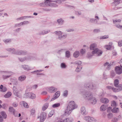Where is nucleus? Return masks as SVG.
Instances as JSON below:
<instances>
[{
  "label": "nucleus",
  "mask_w": 122,
  "mask_h": 122,
  "mask_svg": "<svg viewBox=\"0 0 122 122\" xmlns=\"http://www.w3.org/2000/svg\"><path fill=\"white\" fill-rule=\"evenodd\" d=\"M77 107V105L76 104L74 101H70L68 105L66 108L65 111V115H70L72 111L76 108Z\"/></svg>",
  "instance_id": "nucleus-1"
},
{
  "label": "nucleus",
  "mask_w": 122,
  "mask_h": 122,
  "mask_svg": "<svg viewBox=\"0 0 122 122\" xmlns=\"http://www.w3.org/2000/svg\"><path fill=\"white\" fill-rule=\"evenodd\" d=\"M97 46L96 44H92L90 46V49L91 50H93L92 52L93 54H96V56H100L102 54V51L96 48Z\"/></svg>",
  "instance_id": "nucleus-2"
},
{
  "label": "nucleus",
  "mask_w": 122,
  "mask_h": 122,
  "mask_svg": "<svg viewBox=\"0 0 122 122\" xmlns=\"http://www.w3.org/2000/svg\"><path fill=\"white\" fill-rule=\"evenodd\" d=\"M55 0H46L45 1V3L46 6H51L56 7L57 6V5L55 2Z\"/></svg>",
  "instance_id": "nucleus-3"
},
{
  "label": "nucleus",
  "mask_w": 122,
  "mask_h": 122,
  "mask_svg": "<svg viewBox=\"0 0 122 122\" xmlns=\"http://www.w3.org/2000/svg\"><path fill=\"white\" fill-rule=\"evenodd\" d=\"M83 97L86 99L90 100L93 97V95L91 93L87 92L84 94Z\"/></svg>",
  "instance_id": "nucleus-4"
},
{
  "label": "nucleus",
  "mask_w": 122,
  "mask_h": 122,
  "mask_svg": "<svg viewBox=\"0 0 122 122\" xmlns=\"http://www.w3.org/2000/svg\"><path fill=\"white\" fill-rule=\"evenodd\" d=\"M46 114L45 112L41 113L40 116H38V118L40 119V122H43L46 119Z\"/></svg>",
  "instance_id": "nucleus-5"
},
{
  "label": "nucleus",
  "mask_w": 122,
  "mask_h": 122,
  "mask_svg": "<svg viewBox=\"0 0 122 122\" xmlns=\"http://www.w3.org/2000/svg\"><path fill=\"white\" fill-rule=\"evenodd\" d=\"M6 50L12 54L17 55V50H16L14 48H7L6 49Z\"/></svg>",
  "instance_id": "nucleus-6"
},
{
  "label": "nucleus",
  "mask_w": 122,
  "mask_h": 122,
  "mask_svg": "<svg viewBox=\"0 0 122 122\" xmlns=\"http://www.w3.org/2000/svg\"><path fill=\"white\" fill-rule=\"evenodd\" d=\"M31 57L30 56H28L23 58L19 57L18 58L20 61L22 62L25 61H29L31 59Z\"/></svg>",
  "instance_id": "nucleus-7"
},
{
  "label": "nucleus",
  "mask_w": 122,
  "mask_h": 122,
  "mask_svg": "<svg viewBox=\"0 0 122 122\" xmlns=\"http://www.w3.org/2000/svg\"><path fill=\"white\" fill-rule=\"evenodd\" d=\"M115 71L116 74L120 75L122 73V66H117L115 67Z\"/></svg>",
  "instance_id": "nucleus-8"
},
{
  "label": "nucleus",
  "mask_w": 122,
  "mask_h": 122,
  "mask_svg": "<svg viewBox=\"0 0 122 122\" xmlns=\"http://www.w3.org/2000/svg\"><path fill=\"white\" fill-rule=\"evenodd\" d=\"M13 91L14 93L16 96L19 97H20L21 96L20 95L19 92L17 90V88L16 87L14 86L13 87Z\"/></svg>",
  "instance_id": "nucleus-9"
},
{
  "label": "nucleus",
  "mask_w": 122,
  "mask_h": 122,
  "mask_svg": "<svg viewBox=\"0 0 122 122\" xmlns=\"http://www.w3.org/2000/svg\"><path fill=\"white\" fill-rule=\"evenodd\" d=\"M17 55H25L27 54V52L26 51L17 50Z\"/></svg>",
  "instance_id": "nucleus-10"
},
{
  "label": "nucleus",
  "mask_w": 122,
  "mask_h": 122,
  "mask_svg": "<svg viewBox=\"0 0 122 122\" xmlns=\"http://www.w3.org/2000/svg\"><path fill=\"white\" fill-rule=\"evenodd\" d=\"M60 92L59 91L55 93V95L53 96L52 98L51 99V101H52L57 98H58L60 96Z\"/></svg>",
  "instance_id": "nucleus-11"
},
{
  "label": "nucleus",
  "mask_w": 122,
  "mask_h": 122,
  "mask_svg": "<svg viewBox=\"0 0 122 122\" xmlns=\"http://www.w3.org/2000/svg\"><path fill=\"white\" fill-rule=\"evenodd\" d=\"M4 72L8 75H3L2 77L4 79H6L9 78L12 74V72L5 71Z\"/></svg>",
  "instance_id": "nucleus-12"
},
{
  "label": "nucleus",
  "mask_w": 122,
  "mask_h": 122,
  "mask_svg": "<svg viewBox=\"0 0 122 122\" xmlns=\"http://www.w3.org/2000/svg\"><path fill=\"white\" fill-rule=\"evenodd\" d=\"M89 84L88 83L87 84H85L84 85L85 87L86 88H90V89H92V90H93L94 89H95L96 88V85H95L92 84V87H91V85H89Z\"/></svg>",
  "instance_id": "nucleus-13"
},
{
  "label": "nucleus",
  "mask_w": 122,
  "mask_h": 122,
  "mask_svg": "<svg viewBox=\"0 0 122 122\" xmlns=\"http://www.w3.org/2000/svg\"><path fill=\"white\" fill-rule=\"evenodd\" d=\"M57 90V88L52 86L48 88V91L50 93H53L56 92Z\"/></svg>",
  "instance_id": "nucleus-14"
},
{
  "label": "nucleus",
  "mask_w": 122,
  "mask_h": 122,
  "mask_svg": "<svg viewBox=\"0 0 122 122\" xmlns=\"http://www.w3.org/2000/svg\"><path fill=\"white\" fill-rule=\"evenodd\" d=\"M26 78V76L25 75H22L18 77V80L20 81H25Z\"/></svg>",
  "instance_id": "nucleus-15"
},
{
  "label": "nucleus",
  "mask_w": 122,
  "mask_h": 122,
  "mask_svg": "<svg viewBox=\"0 0 122 122\" xmlns=\"http://www.w3.org/2000/svg\"><path fill=\"white\" fill-rule=\"evenodd\" d=\"M100 101L103 103H107L109 102V100L107 98H102L101 99Z\"/></svg>",
  "instance_id": "nucleus-16"
},
{
  "label": "nucleus",
  "mask_w": 122,
  "mask_h": 122,
  "mask_svg": "<svg viewBox=\"0 0 122 122\" xmlns=\"http://www.w3.org/2000/svg\"><path fill=\"white\" fill-rule=\"evenodd\" d=\"M21 66L22 68L25 70L29 71L30 70V68L28 65H21Z\"/></svg>",
  "instance_id": "nucleus-17"
},
{
  "label": "nucleus",
  "mask_w": 122,
  "mask_h": 122,
  "mask_svg": "<svg viewBox=\"0 0 122 122\" xmlns=\"http://www.w3.org/2000/svg\"><path fill=\"white\" fill-rule=\"evenodd\" d=\"M112 42L109 43V44L105 45L104 47L106 49L108 50H110L112 46Z\"/></svg>",
  "instance_id": "nucleus-18"
},
{
  "label": "nucleus",
  "mask_w": 122,
  "mask_h": 122,
  "mask_svg": "<svg viewBox=\"0 0 122 122\" xmlns=\"http://www.w3.org/2000/svg\"><path fill=\"white\" fill-rule=\"evenodd\" d=\"M117 87L115 88L116 92L122 90V84H119L118 85Z\"/></svg>",
  "instance_id": "nucleus-19"
},
{
  "label": "nucleus",
  "mask_w": 122,
  "mask_h": 122,
  "mask_svg": "<svg viewBox=\"0 0 122 122\" xmlns=\"http://www.w3.org/2000/svg\"><path fill=\"white\" fill-rule=\"evenodd\" d=\"M57 22L59 25H61L63 24L64 21L61 18L57 20Z\"/></svg>",
  "instance_id": "nucleus-20"
},
{
  "label": "nucleus",
  "mask_w": 122,
  "mask_h": 122,
  "mask_svg": "<svg viewBox=\"0 0 122 122\" xmlns=\"http://www.w3.org/2000/svg\"><path fill=\"white\" fill-rule=\"evenodd\" d=\"M108 106L107 105H103L101 106L100 107V110L102 111H105L107 107Z\"/></svg>",
  "instance_id": "nucleus-21"
},
{
  "label": "nucleus",
  "mask_w": 122,
  "mask_h": 122,
  "mask_svg": "<svg viewBox=\"0 0 122 122\" xmlns=\"http://www.w3.org/2000/svg\"><path fill=\"white\" fill-rule=\"evenodd\" d=\"M97 100L94 97H92L90 100V102L92 104H95L96 103Z\"/></svg>",
  "instance_id": "nucleus-22"
},
{
  "label": "nucleus",
  "mask_w": 122,
  "mask_h": 122,
  "mask_svg": "<svg viewBox=\"0 0 122 122\" xmlns=\"http://www.w3.org/2000/svg\"><path fill=\"white\" fill-rule=\"evenodd\" d=\"M0 89H1L0 91L3 92H5L7 90V88L6 87L3 86L2 85H1L0 86Z\"/></svg>",
  "instance_id": "nucleus-23"
},
{
  "label": "nucleus",
  "mask_w": 122,
  "mask_h": 122,
  "mask_svg": "<svg viewBox=\"0 0 122 122\" xmlns=\"http://www.w3.org/2000/svg\"><path fill=\"white\" fill-rule=\"evenodd\" d=\"M50 30H48L46 31L43 30L41 31V32L39 33V34L40 35H43L48 33L50 32Z\"/></svg>",
  "instance_id": "nucleus-24"
},
{
  "label": "nucleus",
  "mask_w": 122,
  "mask_h": 122,
  "mask_svg": "<svg viewBox=\"0 0 122 122\" xmlns=\"http://www.w3.org/2000/svg\"><path fill=\"white\" fill-rule=\"evenodd\" d=\"M20 104L21 105H23L26 108H28L29 106L24 101H22L20 102Z\"/></svg>",
  "instance_id": "nucleus-25"
},
{
  "label": "nucleus",
  "mask_w": 122,
  "mask_h": 122,
  "mask_svg": "<svg viewBox=\"0 0 122 122\" xmlns=\"http://www.w3.org/2000/svg\"><path fill=\"white\" fill-rule=\"evenodd\" d=\"M112 112L117 113L119 112V109L118 108L114 107L112 109Z\"/></svg>",
  "instance_id": "nucleus-26"
},
{
  "label": "nucleus",
  "mask_w": 122,
  "mask_h": 122,
  "mask_svg": "<svg viewBox=\"0 0 122 122\" xmlns=\"http://www.w3.org/2000/svg\"><path fill=\"white\" fill-rule=\"evenodd\" d=\"M106 88L108 89H111L112 91L114 92H116L115 88L110 86H106Z\"/></svg>",
  "instance_id": "nucleus-27"
},
{
  "label": "nucleus",
  "mask_w": 122,
  "mask_h": 122,
  "mask_svg": "<svg viewBox=\"0 0 122 122\" xmlns=\"http://www.w3.org/2000/svg\"><path fill=\"white\" fill-rule=\"evenodd\" d=\"M67 36V34H66L63 35H61V36H60L59 37H58V39L60 40H62L63 39L66 38Z\"/></svg>",
  "instance_id": "nucleus-28"
},
{
  "label": "nucleus",
  "mask_w": 122,
  "mask_h": 122,
  "mask_svg": "<svg viewBox=\"0 0 122 122\" xmlns=\"http://www.w3.org/2000/svg\"><path fill=\"white\" fill-rule=\"evenodd\" d=\"M79 55V52L78 51H75L73 54V56L75 58L77 57Z\"/></svg>",
  "instance_id": "nucleus-29"
},
{
  "label": "nucleus",
  "mask_w": 122,
  "mask_h": 122,
  "mask_svg": "<svg viewBox=\"0 0 122 122\" xmlns=\"http://www.w3.org/2000/svg\"><path fill=\"white\" fill-rule=\"evenodd\" d=\"M122 2V0H115L113 3L115 5H118L120 3Z\"/></svg>",
  "instance_id": "nucleus-30"
},
{
  "label": "nucleus",
  "mask_w": 122,
  "mask_h": 122,
  "mask_svg": "<svg viewBox=\"0 0 122 122\" xmlns=\"http://www.w3.org/2000/svg\"><path fill=\"white\" fill-rule=\"evenodd\" d=\"M26 93L24 94V97L25 98H30V92L27 93V92L26 90L25 91Z\"/></svg>",
  "instance_id": "nucleus-31"
},
{
  "label": "nucleus",
  "mask_w": 122,
  "mask_h": 122,
  "mask_svg": "<svg viewBox=\"0 0 122 122\" xmlns=\"http://www.w3.org/2000/svg\"><path fill=\"white\" fill-rule=\"evenodd\" d=\"M119 84V81L117 79H115L114 81V86L116 87Z\"/></svg>",
  "instance_id": "nucleus-32"
},
{
  "label": "nucleus",
  "mask_w": 122,
  "mask_h": 122,
  "mask_svg": "<svg viewBox=\"0 0 122 122\" xmlns=\"http://www.w3.org/2000/svg\"><path fill=\"white\" fill-rule=\"evenodd\" d=\"M81 113L83 115H84L86 113V110L85 107H83L81 108Z\"/></svg>",
  "instance_id": "nucleus-33"
},
{
  "label": "nucleus",
  "mask_w": 122,
  "mask_h": 122,
  "mask_svg": "<svg viewBox=\"0 0 122 122\" xmlns=\"http://www.w3.org/2000/svg\"><path fill=\"white\" fill-rule=\"evenodd\" d=\"M11 95V93L10 92H8L4 95V97L6 98H8Z\"/></svg>",
  "instance_id": "nucleus-34"
},
{
  "label": "nucleus",
  "mask_w": 122,
  "mask_h": 122,
  "mask_svg": "<svg viewBox=\"0 0 122 122\" xmlns=\"http://www.w3.org/2000/svg\"><path fill=\"white\" fill-rule=\"evenodd\" d=\"M29 23V22L27 21H24L22 22H21L19 24H17L18 25H25L28 24Z\"/></svg>",
  "instance_id": "nucleus-35"
},
{
  "label": "nucleus",
  "mask_w": 122,
  "mask_h": 122,
  "mask_svg": "<svg viewBox=\"0 0 122 122\" xmlns=\"http://www.w3.org/2000/svg\"><path fill=\"white\" fill-rule=\"evenodd\" d=\"M30 115L34 116L36 112V111L34 109L32 108L30 110Z\"/></svg>",
  "instance_id": "nucleus-36"
},
{
  "label": "nucleus",
  "mask_w": 122,
  "mask_h": 122,
  "mask_svg": "<svg viewBox=\"0 0 122 122\" xmlns=\"http://www.w3.org/2000/svg\"><path fill=\"white\" fill-rule=\"evenodd\" d=\"M54 33L56 35H58L59 37L60 36H61L62 34V32L61 31H58L55 32Z\"/></svg>",
  "instance_id": "nucleus-37"
},
{
  "label": "nucleus",
  "mask_w": 122,
  "mask_h": 122,
  "mask_svg": "<svg viewBox=\"0 0 122 122\" xmlns=\"http://www.w3.org/2000/svg\"><path fill=\"white\" fill-rule=\"evenodd\" d=\"M48 104H44L42 107V110L43 111H45V110L48 108Z\"/></svg>",
  "instance_id": "nucleus-38"
},
{
  "label": "nucleus",
  "mask_w": 122,
  "mask_h": 122,
  "mask_svg": "<svg viewBox=\"0 0 122 122\" xmlns=\"http://www.w3.org/2000/svg\"><path fill=\"white\" fill-rule=\"evenodd\" d=\"M30 98L32 99H34L36 97L35 95L33 93L30 92Z\"/></svg>",
  "instance_id": "nucleus-39"
},
{
  "label": "nucleus",
  "mask_w": 122,
  "mask_h": 122,
  "mask_svg": "<svg viewBox=\"0 0 122 122\" xmlns=\"http://www.w3.org/2000/svg\"><path fill=\"white\" fill-rule=\"evenodd\" d=\"M96 21V19H91L89 21L90 22L92 23H95L97 24H100L97 23V21L96 23H95L94 22Z\"/></svg>",
  "instance_id": "nucleus-40"
},
{
  "label": "nucleus",
  "mask_w": 122,
  "mask_h": 122,
  "mask_svg": "<svg viewBox=\"0 0 122 122\" xmlns=\"http://www.w3.org/2000/svg\"><path fill=\"white\" fill-rule=\"evenodd\" d=\"M1 115L4 118H6L7 117V115L5 112H4L2 111L1 112Z\"/></svg>",
  "instance_id": "nucleus-41"
},
{
  "label": "nucleus",
  "mask_w": 122,
  "mask_h": 122,
  "mask_svg": "<svg viewBox=\"0 0 122 122\" xmlns=\"http://www.w3.org/2000/svg\"><path fill=\"white\" fill-rule=\"evenodd\" d=\"M111 106L113 107H116V103L114 101H113L111 102Z\"/></svg>",
  "instance_id": "nucleus-42"
},
{
  "label": "nucleus",
  "mask_w": 122,
  "mask_h": 122,
  "mask_svg": "<svg viewBox=\"0 0 122 122\" xmlns=\"http://www.w3.org/2000/svg\"><path fill=\"white\" fill-rule=\"evenodd\" d=\"M66 56L67 58H69L70 56V52L68 51H67L65 53Z\"/></svg>",
  "instance_id": "nucleus-43"
},
{
  "label": "nucleus",
  "mask_w": 122,
  "mask_h": 122,
  "mask_svg": "<svg viewBox=\"0 0 122 122\" xmlns=\"http://www.w3.org/2000/svg\"><path fill=\"white\" fill-rule=\"evenodd\" d=\"M61 66L62 68L65 69L66 67V66L65 63H62L61 64Z\"/></svg>",
  "instance_id": "nucleus-44"
},
{
  "label": "nucleus",
  "mask_w": 122,
  "mask_h": 122,
  "mask_svg": "<svg viewBox=\"0 0 122 122\" xmlns=\"http://www.w3.org/2000/svg\"><path fill=\"white\" fill-rule=\"evenodd\" d=\"M9 111L10 112L14 113L15 110L13 107H10L9 108Z\"/></svg>",
  "instance_id": "nucleus-45"
},
{
  "label": "nucleus",
  "mask_w": 122,
  "mask_h": 122,
  "mask_svg": "<svg viewBox=\"0 0 122 122\" xmlns=\"http://www.w3.org/2000/svg\"><path fill=\"white\" fill-rule=\"evenodd\" d=\"M60 103H55L52 105V107L53 108H56L60 106Z\"/></svg>",
  "instance_id": "nucleus-46"
},
{
  "label": "nucleus",
  "mask_w": 122,
  "mask_h": 122,
  "mask_svg": "<svg viewBox=\"0 0 122 122\" xmlns=\"http://www.w3.org/2000/svg\"><path fill=\"white\" fill-rule=\"evenodd\" d=\"M3 41L6 43L10 42L11 40L10 39H6L3 40Z\"/></svg>",
  "instance_id": "nucleus-47"
},
{
  "label": "nucleus",
  "mask_w": 122,
  "mask_h": 122,
  "mask_svg": "<svg viewBox=\"0 0 122 122\" xmlns=\"http://www.w3.org/2000/svg\"><path fill=\"white\" fill-rule=\"evenodd\" d=\"M82 67L80 66H78L76 69V71L77 72L80 71Z\"/></svg>",
  "instance_id": "nucleus-48"
},
{
  "label": "nucleus",
  "mask_w": 122,
  "mask_h": 122,
  "mask_svg": "<svg viewBox=\"0 0 122 122\" xmlns=\"http://www.w3.org/2000/svg\"><path fill=\"white\" fill-rule=\"evenodd\" d=\"M68 91L67 90L65 91L63 93V96L65 97H66L68 95Z\"/></svg>",
  "instance_id": "nucleus-49"
},
{
  "label": "nucleus",
  "mask_w": 122,
  "mask_h": 122,
  "mask_svg": "<svg viewBox=\"0 0 122 122\" xmlns=\"http://www.w3.org/2000/svg\"><path fill=\"white\" fill-rule=\"evenodd\" d=\"M108 38V35H105L101 36L100 38V39H107Z\"/></svg>",
  "instance_id": "nucleus-50"
},
{
  "label": "nucleus",
  "mask_w": 122,
  "mask_h": 122,
  "mask_svg": "<svg viewBox=\"0 0 122 122\" xmlns=\"http://www.w3.org/2000/svg\"><path fill=\"white\" fill-rule=\"evenodd\" d=\"M107 117L109 118H111L113 117L112 113H110L107 114Z\"/></svg>",
  "instance_id": "nucleus-51"
},
{
  "label": "nucleus",
  "mask_w": 122,
  "mask_h": 122,
  "mask_svg": "<svg viewBox=\"0 0 122 122\" xmlns=\"http://www.w3.org/2000/svg\"><path fill=\"white\" fill-rule=\"evenodd\" d=\"M90 117H84V119L87 121L90 122Z\"/></svg>",
  "instance_id": "nucleus-52"
},
{
  "label": "nucleus",
  "mask_w": 122,
  "mask_h": 122,
  "mask_svg": "<svg viewBox=\"0 0 122 122\" xmlns=\"http://www.w3.org/2000/svg\"><path fill=\"white\" fill-rule=\"evenodd\" d=\"M54 111H51L49 113L48 116L49 117H51L53 114Z\"/></svg>",
  "instance_id": "nucleus-53"
},
{
  "label": "nucleus",
  "mask_w": 122,
  "mask_h": 122,
  "mask_svg": "<svg viewBox=\"0 0 122 122\" xmlns=\"http://www.w3.org/2000/svg\"><path fill=\"white\" fill-rule=\"evenodd\" d=\"M121 21L120 19H116L115 20H113V22L114 23H116V22H120Z\"/></svg>",
  "instance_id": "nucleus-54"
},
{
  "label": "nucleus",
  "mask_w": 122,
  "mask_h": 122,
  "mask_svg": "<svg viewBox=\"0 0 122 122\" xmlns=\"http://www.w3.org/2000/svg\"><path fill=\"white\" fill-rule=\"evenodd\" d=\"M86 52V50L85 49H82L81 50L80 52L81 54H84Z\"/></svg>",
  "instance_id": "nucleus-55"
},
{
  "label": "nucleus",
  "mask_w": 122,
  "mask_h": 122,
  "mask_svg": "<svg viewBox=\"0 0 122 122\" xmlns=\"http://www.w3.org/2000/svg\"><path fill=\"white\" fill-rule=\"evenodd\" d=\"M90 122H95L96 121L94 118L93 117H90Z\"/></svg>",
  "instance_id": "nucleus-56"
},
{
  "label": "nucleus",
  "mask_w": 122,
  "mask_h": 122,
  "mask_svg": "<svg viewBox=\"0 0 122 122\" xmlns=\"http://www.w3.org/2000/svg\"><path fill=\"white\" fill-rule=\"evenodd\" d=\"M111 76L112 77H114L115 75V72L113 71H112L111 72Z\"/></svg>",
  "instance_id": "nucleus-57"
},
{
  "label": "nucleus",
  "mask_w": 122,
  "mask_h": 122,
  "mask_svg": "<svg viewBox=\"0 0 122 122\" xmlns=\"http://www.w3.org/2000/svg\"><path fill=\"white\" fill-rule=\"evenodd\" d=\"M26 18H27V17L26 16H22V17H20L18 18L17 19V20H22Z\"/></svg>",
  "instance_id": "nucleus-58"
},
{
  "label": "nucleus",
  "mask_w": 122,
  "mask_h": 122,
  "mask_svg": "<svg viewBox=\"0 0 122 122\" xmlns=\"http://www.w3.org/2000/svg\"><path fill=\"white\" fill-rule=\"evenodd\" d=\"M68 119L67 121L68 122H72L73 120V119L72 117H70L69 118H67Z\"/></svg>",
  "instance_id": "nucleus-59"
},
{
  "label": "nucleus",
  "mask_w": 122,
  "mask_h": 122,
  "mask_svg": "<svg viewBox=\"0 0 122 122\" xmlns=\"http://www.w3.org/2000/svg\"><path fill=\"white\" fill-rule=\"evenodd\" d=\"M119 46H122V40L119 41L118 42Z\"/></svg>",
  "instance_id": "nucleus-60"
},
{
  "label": "nucleus",
  "mask_w": 122,
  "mask_h": 122,
  "mask_svg": "<svg viewBox=\"0 0 122 122\" xmlns=\"http://www.w3.org/2000/svg\"><path fill=\"white\" fill-rule=\"evenodd\" d=\"M39 5L40 6L44 7L46 6L45 2L43 3H41Z\"/></svg>",
  "instance_id": "nucleus-61"
},
{
  "label": "nucleus",
  "mask_w": 122,
  "mask_h": 122,
  "mask_svg": "<svg viewBox=\"0 0 122 122\" xmlns=\"http://www.w3.org/2000/svg\"><path fill=\"white\" fill-rule=\"evenodd\" d=\"M118 121V119L117 118L115 117L112 121V122H117Z\"/></svg>",
  "instance_id": "nucleus-62"
},
{
  "label": "nucleus",
  "mask_w": 122,
  "mask_h": 122,
  "mask_svg": "<svg viewBox=\"0 0 122 122\" xmlns=\"http://www.w3.org/2000/svg\"><path fill=\"white\" fill-rule=\"evenodd\" d=\"M75 63L77 64L80 65L81 64V61H76Z\"/></svg>",
  "instance_id": "nucleus-63"
},
{
  "label": "nucleus",
  "mask_w": 122,
  "mask_h": 122,
  "mask_svg": "<svg viewBox=\"0 0 122 122\" xmlns=\"http://www.w3.org/2000/svg\"><path fill=\"white\" fill-rule=\"evenodd\" d=\"M112 107H108L107 109V112H110L112 110Z\"/></svg>",
  "instance_id": "nucleus-64"
}]
</instances>
